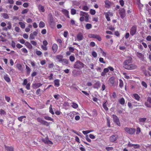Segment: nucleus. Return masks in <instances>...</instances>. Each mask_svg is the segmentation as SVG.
Instances as JSON below:
<instances>
[{"mask_svg":"<svg viewBox=\"0 0 151 151\" xmlns=\"http://www.w3.org/2000/svg\"><path fill=\"white\" fill-rule=\"evenodd\" d=\"M109 81L111 85H113L114 83V78L113 77L110 78L109 79Z\"/></svg>","mask_w":151,"mask_h":151,"instance_id":"nucleus-32","label":"nucleus"},{"mask_svg":"<svg viewBox=\"0 0 151 151\" xmlns=\"http://www.w3.org/2000/svg\"><path fill=\"white\" fill-rule=\"evenodd\" d=\"M22 52L24 53H27L28 52V51L27 49L25 48H23L21 49Z\"/></svg>","mask_w":151,"mask_h":151,"instance_id":"nucleus-61","label":"nucleus"},{"mask_svg":"<svg viewBox=\"0 0 151 151\" xmlns=\"http://www.w3.org/2000/svg\"><path fill=\"white\" fill-rule=\"evenodd\" d=\"M90 12L91 14L93 15L95 14L96 12L95 10L91 9L90 10Z\"/></svg>","mask_w":151,"mask_h":151,"instance_id":"nucleus-54","label":"nucleus"},{"mask_svg":"<svg viewBox=\"0 0 151 151\" xmlns=\"http://www.w3.org/2000/svg\"><path fill=\"white\" fill-rule=\"evenodd\" d=\"M141 132V129L139 127H137L136 129V134H139Z\"/></svg>","mask_w":151,"mask_h":151,"instance_id":"nucleus-51","label":"nucleus"},{"mask_svg":"<svg viewBox=\"0 0 151 151\" xmlns=\"http://www.w3.org/2000/svg\"><path fill=\"white\" fill-rule=\"evenodd\" d=\"M7 24H8V26H7V28H8V29H11L12 28V24H11V22H9Z\"/></svg>","mask_w":151,"mask_h":151,"instance_id":"nucleus-63","label":"nucleus"},{"mask_svg":"<svg viewBox=\"0 0 151 151\" xmlns=\"http://www.w3.org/2000/svg\"><path fill=\"white\" fill-rule=\"evenodd\" d=\"M112 118L113 119L114 122L119 126H121V124L119 120L118 117L115 115H112Z\"/></svg>","mask_w":151,"mask_h":151,"instance_id":"nucleus-6","label":"nucleus"},{"mask_svg":"<svg viewBox=\"0 0 151 151\" xmlns=\"http://www.w3.org/2000/svg\"><path fill=\"white\" fill-rule=\"evenodd\" d=\"M133 97L138 101H139L140 99V97L139 96L137 93L133 94Z\"/></svg>","mask_w":151,"mask_h":151,"instance_id":"nucleus-22","label":"nucleus"},{"mask_svg":"<svg viewBox=\"0 0 151 151\" xmlns=\"http://www.w3.org/2000/svg\"><path fill=\"white\" fill-rule=\"evenodd\" d=\"M24 44L29 49H31L32 48V46L31 44L28 42H26Z\"/></svg>","mask_w":151,"mask_h":151,"instance_id":"nucleus-25","label":"nucleus"},{"mask_svg":"<svg viewBox=\"0 0 151 151\" xmlns=\"http://www.w3.org/2000/svg\"><path fill=\"white\" fill-rule=\"evenodd\" d=\"M49 138L48 137H46L45 138H43L42 139V141L45 144H47L49 140Z\"/></svg>","mask_w":151,"mask_h":151,"instance_id":"nucleus-47","label":"nucleus"},{"mask_svg":"<svg viewBox=\"0 0 151 151\" xmlns=\"http://www.w3.org/2000/svg\"><path fill=\"white\" fill-rule=\"evenodd\" d=\"M92 115L90 114L89 113H88V114L90 116H96L97 115V112L96 110L95 109H94L92 111Z\"/></svg>","mask_w":151,"mask_h":151,"instance_id":"nucleus-30","label":"nucleus"},{"mask_svg":"<svg viewBox=\"0 0 151 151\" xmlns=\"http://www.w3.org/2000/svg\"><path fill=\"white\" fill-rule=\"evenodd\" d=\"M82 9L85 11H88V10L89 8L86 6H84L82 8Z\"/></svg>","mask_w":151,"mask_h":151,"instance_id":"nucleus-60","label":"nucleus"},{"mask_svg":"<svg viewBox=\"0 0 151 151\" xmlns=\"http://www.w3.org/2000/svg\"><path fill=\"white\" fill-rule=\"evenodd\" d=\"M58 49V45L56 44H53L52 45V49L54 53H55L57 52Z\"/></svg>","mask_w":151,"mask_h":151,"instance_id":"nucleus-16","label":"nucleus"},{"mask_svg":"<svg viewBox=\"0 0 151 151\" xmlns=\"http://www.w3.org/2000/svg\"><path fill=\"white\" fill-rule=\"evenodd\" d=\"M39 26L40 28H43L45 26V23L42 21L40 22L39 24Z\"/></svg>","mask_w":151,"mask_h":151,"instance_id":"nucleus-41","label":"nucleus"},{"mask_svg":"<svg viewBox=\"0 0 151 151\" xmlns=\"http://www.w3.org/2000/svg\"><path fill=\"white\" fill-rule=\"evenodd\" d=\"M35 38V37L34 35H33L32 33H31L29 36V39L30 40H32L34 39Z\"/></svg>","mask_w":151,"mask_h":151,"instance_id":"nucleus-57","label":"nucleus"},{"mask_svg":"<svg viewBox=\"0 0 151 151\" xmlns=\"http://www.w3.org/2000/svg\"><path fill=\"white\" fill-rule=\"evenodd\" d=\"M109 71V68H104L103 72L101 73V76H105L106 75V73H108Z\"/></svg>","mask_w":151,"mask_h":151,"instance_id":"nucleus-21","label":"nucleus"},{"mask_svg":"<svg viewBox=\"0 0 151 151\" xmlns=\"http://www.w3.org/2000/svg\"><path fill=\"white\" fill-rule=\"evenodd\" d=\"M69 59L71 62H73L75 60V58L73 56L71 55Z\"/></svg>","mask_w":151,"mask_h":151,"instance_id":"nucleus-58","label":"nucleus"},{"mask_svg":"<svg viewBox=\"0 0 151 151\" xmlns=\"http://www.w3.org/2000/svg\"><path fill=\"white\" fill-rule=\"evenodd\" d=\"M1 16L6 19H8L9 18L8 15L6 13H1Z\"/></svg>","mask_w":151,"mask_h":151,"instance_id":"nucleus-35","label":"nucleus"},{"mask_svg":"<svg viewBox=\"0 0 151 151\" xmlns=\"http://www.w3.org/2000/svg\"><path fill=\"white\" fill-rule=\"evenodd\" d=\"M106 101H105V102H104L103 103V108L104 109L106 110V111H107L108 110V107H107V106H106Z\"/></svg>","mask_w":151,"mask_h":151,"instance_id":"nucleus-40","label":"nucleus"},{"mask_svg":"<svg viewBox=\"0 0 151 151\" xmlns=\"http://www.w3.org/2000/svg\"><path fill=\"white\" fill-rule=\"evenodd\" d=\"M19 24L20 25L22 29H24L25 27V25L24 23L22 22H19Z\"/></svg>","mask_w":151,"mask_h":151,"instance_id":"nucleus-43","label":"nucleus"},{"mask_svg":"<svg viewBox=\"0 0 151 151\" xmlns=\"http://www.w3.org/2000/svg\"><path fill=\"white\" fill-rule=\"evenodd\" d=\"M105 6L106 7H109L110 6L111 4L110 2L108 0H106L104 1Z\"/></svg>","mask_w":151,"mask_h":151,"instance_id":"nucleus-31","label":"nucleus"},{"mask_svg":"<svg viewBox=\"0 0 151 151\" xmlns=\"http://www.w3.org/2000/svg\"><path fill=\"white\" fill-rule=\"evenodd\" d=\"M5 99L8 102H9L11 100L10 98L7 96H5Z\"/></svg>","mask_w":151,"mask_h":151,"instance_id":"nucleus-59","label":"nucleus"},{"mask_svg":"<svg viewBox=\"0 0 151 151\" xmlns=\"http://www.w3.org/2000/svg\"><path fill=\"white\" fill-rule=\"evenodd\" d=\"M132 58L130 57H129L128 59L125 60L123 63V67L124 68L126 69L132 61Z\"/></svg>","mask_w":151,"mask_h":151,"instance_id":"nucleus-2","label":"nucleus"},{"mask_svg":"<svg viewBox=\"0 0 151 151\" xmlns=\"http://www.w3.org/2000/svg\"><path fill=\"white\" fill-rule=\"evenodd\" d=\"M124 130L126 132L130 134H133L135 132V129L133 128L126 127L124 128Z\"/></svg>","mask_w":151,"mask_h":151,"instance_id":"nucleus-3","label":"nucleus"},{"mask_svg":"<svg viewBox=\"0 0 151 151\" xmlns=\"http://www.w3.org/2000/svg\"><path fill=\"white\" fill-rule=\"evenodd\" d=\"M119 102L122 105H124L125 104V100L123 98H122L119 100Z\"/></svg>","mask_w":151,"mask_h":151,"instance_id":"nucleus-36","label":"nucleus"},{"mask_svg":"<svg viewBox=\"0 0 151 151\" xmlns=\"http://www.w3.org/2000/svg\"><path fill=\"white\" fill-rule=\"evenodd\" d=\"M137 66L134 64H130L126 69L132 70L135 69L137 68Z\"/></svg>","mask_w":151,"mask_h":151,"instance_id":"nucleus-13","label":"nucleus"},{"mask_svg":"<svg viewBox=\"0 0 151 151\" xmlns=\"http://www.w3.org/2000/svg\"><path fill=\"white\" fill-rule=\"evenodd\" d=\"M119 86L120 87L122 88V87H123V85H124L123 82V81L121 79H120L119 80Z\"/></svg>","mask_w":151,"mask_h":151,"instance_id":"nucleus-52","label":"nucleus"},{"mask_svg":"<svg viewBox=\"0 0 151 151\" xmlns=\"http://www.w3.org/2000/svg\"><path fill=\"white\" fill-rule=\"evenodd\" d=\"M61 63H62L63 64H68V61L66 59H63Z\"/></svg>","mask_w":151,"mask_h":151,"instance_id":"nucleus-34","label":"nucleus"},{"mask_svg":"<svg viewBox=\"0 0 151 151\" xmlns=\"http://www.w3.org/2000/svg\"><path fill=\"white\" fill-rule=\"evenodd\" d=\"M49 112L52 114L53 115L54 114V113L53 110L52 105H50L49 107Z\"/></svg>","mask_w":151,"mask_h":151,"instance_id":"nucleus-44","label":"nucleus"},{"mask_svg":"<svg viewBox=\"0 0 151 151\" xmlns=\"http://www.w3.org/2000/svg\"><path fill=\"white\" fill-rule=\"evenodd\" d=\"M26 116H21L19 117L18 118V120L20 122H22V119L24 118H25Z\"/></svg>","mask_w":151,"mask_h":151,"instance_id":"nucleus-56","label":"nucleus"},{"mask_svg":"<svg viewBox=\"0 0 151 151\" xmlns=\"http://www.w3.org/2000/svg\"><path fill=\"white\" fill-rule=\"evenodd\" d=\"M123 74L124 76V77L127 79H129L132 78L130 76L128 75L125 73H123Z\"/></svg>","mask_w":151,"mask_h":151,"instance_id":"nucleus-39","label":"nucleus"},{"mask_svg":"<svg viewBox=\"0 0 151 151\" xmlns=\"http://www.w3.org/2000/svg\"><path fill=\"white\" fill-rule=\"evenodd\" d=\"M104 14L107 20L108 21H110V19L109 17L113 16L112 13L110 12H105Z\"/></svg>","mask_w":151,"mask_h":151,"instance_id":"nucleus-10","label":"nucleus"},{"mask_svg":"<svg viewBox=\"0 0 151 151\" xmlns=\"http://www.w3.org/2000/svg\"><path fill=\"white\" fill-rule=\"evenodd\" d=\"M88 36L91 38H96L100 41L101 40V37L98 35L91 34L89 35Z\"/></svg>","mask_w":151,"mask_h":151,"instance_id":"nucleus-12","label":"nucleus"},{"mask_svg":"<svg viewBox=\"0 0 151 151\" xmlns=\"http://www.w3.org/2000/svg\"><path fill=\"white\" fill-rule=\"evenodd\" d=\"M118 137L117 135H114L111 136L109 137V140L111 142H114L116 141Z\"/></svg>","mask_w":151,"mask_h":151,"instance_id":"nucleus-11","label":"nucleus"},{"mask_svg":"<svg viewBox=\"0 0 151 151\" xmlns=\"http://www.w3.org/2000/svg\"><path fill=\"white\" fill-rule=\"evenodd\" d=\"M77 37L78 41H81L83 39V34L81 32L79 33L77 35Z\"/></svg>","mask_w":151,"mask_h":151,"instance_id":"nucleus-24","label":"nucleus"},{"mask_svg":"<svg viewBox=\"0 0 151 151\" xmlns=\"http://www.w3.org/2000/svg\"><path fill=\"white\" fill-rule=\"evenodd\" d=\"M86 29H88L91 28L92 27V26L91 24L88 23L86 24Z\"/></svg>","mask_w":151,"mask_h":151,"instance_id":"nucleus-46","label":"nucleus"},{"mask_svg":"<svg viewBox=\"0 0 151 151\" xmlns=\"http://www.w3.org/2000/svg\"><path fill=\"white\" fill-rule=\"evenodd\" d=\"M100 83L99 81H97L93 85V88H95L98 89L100 86Z\"/></svg>","mask_w":151,"mask_h":151,"instance_id":"nucleus-23","label":"nucleus"},{"mask_svg":"<svg viewBox=\"0 0 151 151\" xmlns=\"http://www.w3.org/2000/svg\"><path fill=\"white\" fill-rule=\"evenodd\" d=\"M6 114V112L4 110L2 109H0V114L1 115H5Z\"/></svg>","mask_w":151,"mask_h":151,"instance_id":"nucleus-49","label":"nucleus"},{"mask_svg":"<svg viewBox=\"0 0 151 151\" xmlns=\"http://www.w3.org/2000/svg\"><path fill=\"white\" fill-rule=\"evenodd\" d=\"M71 106L74 109H76L78 107V105L76 103L73 102L72 103Z\"/></svg>","mask_w":151,"mask_h":151,"instance_id":"nucleus-38","label":"nucleus"},{"mask_svg":"<svg viewBox=\"0 0 151 151\" xmlns=\"http://www.w3.org/2000/svg\"><path fill=\"white\" fill-rule=\"evenodd\" d=\"M38 8L39 11L40 12H44L45 11L44 7L41 4H39L38 6Z\"/></svg>","mask_w":151,"mask_h":151,"instance_id":"nucleus-17","label":"nucleus"},{"mask_svg":"<svg viewBox=\"0 0 151 151\" xmlns=\"http://www.w3.org/2000/svg\"><path fill=\"white\" fill-rule=\"evenodd\" d=\"M16 66L19 70L21 71H22L23 70V69L22 65L21 64L19 63L17 64L16 65Z\"/></svg>","mask_w":151,"mask_h":151,"instance_id":"nucleus-27","label":"nucleus"},{"mask_svg":"<svg viewBox=\"0 0 151 151\" xmlns=\"http://www.w3.org/2000/svg\"><path fill=\"white\" fill-rule=\"evenodd\" d=\"M5 148L8 151H13V148L12 147L5 146Z\"/></svg>","mask_w":151,"mask_h":151,"instance_id":"nucleus-45","label":"nucleus"},{"mask_svg":"<svg viewBox=\"0 0 151 151\" xmlns=\"http://www.w3.org/2000/svg\"><path fill=\"white\" fill-rule=\"evenodd\" d=\"M55 58L56 60L60 62H61L63 59V56L61 55H58L56 56Z\"/></svg>","mask_w":151,"mask_h":151,"instance_id":"nucleus-18","label":"nucleus"},{"mask_svg":"<svg viewBox=\"0 0 151 151\" xmlns=\"http://www.w3.org/2000/svg\"><path fill=\"white\" fill-rule=\"evenodd\" d=\"M44 118L46 120L52 121V122L54 121L53 119L50 117H49L47 116H44Z\"/></svg>","mask_w":151,"mask_h":151,"instance_id":"nucleus-37","label":"nucleus"},{"mask_svg":"<svg viewBox=\"0 0 151 151\" xmlns=\"http://www.w3.org/2000/svg\"><path fill=\"white\" fill-rule=\"evenodd\" d=\"M146 118H139V123L141 125H143L146 122Z\"/></svg>","mask_w":151,"mask_h":151,"instance_id":"nucleus-14","label":"nucleus"},{"mask_svg":"<svg viewBox=\"0 0 151 151\" xmlns=\"http://www.w3.org/2000/svg\"><path fill=\"white\" fill-rule=\"evenodd\" d=\"M37 122L40 124L46 125L47 126L49 125V123L47 122V121H45L42 119L40 117H38L37 119Z\"/></svg>","mask_w":151,"mask_h":151,"instance_id":"nucleus-5","label":"nucleus"},{"mask_svg":"<svg viewBox=\"0 0 151 151\" xmlns=\"http://www.w3.org/2000/svg\"><path fill=\"white\" fill-rule=\"evenodd\" d=\"M142 86L145 87V88H147V83L144 81H142L141 83Z\"/></svg>","mask_w":151,"mask_h":151,"instance_id":"nucleus-62","label":"nucleus"},{"mask_svg":"<svg viewBox=\"0 0 151 151\" xmlns=\"http://www.w3.org/2000/svg\"><path fill=\"white\" fill-rule=\"evenodd\" d=\"M42 85L40 83H36L33 84V87L34 88H38Z\"/></svg>","mask_w":151,"mask_h":151,"instance_id":"nucleus-26","label":"nucleus"},{"mask_svg":"<svg viewBox=\"0 0 151 151\" xmlns=\"http://www.w3.org/2000/svg\"><path fill=\"white\" fill-rule=\"evenodd\" d=\"M26 69L27 72V73L28 74H29L30 72V69L29 68L27 65L26 66Z\"/></svg>","mask_w":151,"mask_h":151,"instance_id":"nucleus-53","label":"nucleus"},{"mask_svg":"<svg viewBox=\"0 0 151 151\" xmlns=\"http://www.w3.org/2000/svg\"><path fill=\"white\" fill-rule=\"evenodd\" d=\"M93 132L92 130H87V131H82V133L86 135V134L90 132Z\"/></svg>","mask_w":151,"mask_h":151,"instance_id":"nucleus-48","label":"nucleus"},{"mask_svg":"<svg viewBox=\"0 0 151 151\" xmlns=\"http://www.w3.org/2000/svg\"><path fill=\"white\" fill-rule=\"evenodd\" d=\"M80 15L81 16H84L85 18V21L88 22V21L89 15L87 13L81 11L80 12Z\"/></svg>","mask_w":151,"mask_h":151,"instance_id":"nucleus-4","label":"nucleus"},{"mask_svg":"<svg viewBox=\"0 0 151 151\" xmlns=\"http://www.w3.org/2000/svg\"><path fill=\"white\" fill-rule=\"evenodd\" d=\"M136 55L137 57L140 59H142L144 57L143 55L142 54V53L139 52H137L136 54Z\"/></svg>","mask_w":151,"mask_h":151,"instance_id":"nucleus-33","label":"nucleus"},{"mask_svg":"<svg viewBox=\"0 0 151 151\" xmlns=\"http://www.w3.org/2000/svg\"><path fill=\"white\" fill-rule=\"evenodd\" d=\"M100 50H101V53L102 56L103 57H106V55L107 53H106L101 48H100Z\"/></svg>","mask_w":151,"mask_h":151,"instance_id":"nucleus-42","label":"nucleus"},{"mask_svg":"<svg viewBox=\"0 0 151 151\" xmlns=\"http://www.w3.org/2000/svg\"><path fill=\"white\" fill-rule=\"evenodd\" d=\"M60 80L59 79H57L54 80V85L56 87H58L60 86Z\"/></svg>","mask_w":151,"mask_h":151,"instance_id":"nucleus-20","label":"nucleus"},{"mask_svg":"<svg viewBox=\"0 0 151 151\" xmlns=\"http://www.w3.org/2000/svg\"><path fill=\"white\" fill-rule=\"evenodd\" d=\"M119 13L122 18H124L125 16V11L123 8H121L119 10Z\"/></svg>","mask_w":151,"mask_h":151,"instance_id":"nucleus-7","label":"nucleus"},{"mask_svg":"<svg viewBox=\"0 0 151 151\" xmlns=\"http://www.w3.org/2000/svg\"><path fill=\"white\" fill-rule=\"evenodd\" d=\"M62 12L67 17L70 18L68 11L65 9H62Z\"/></svg>","mask_w":151,"mask_h":151,"instance_id":"nucleus-19","label":"nucleus"},{"mask_svg":"<svg viewBox=\"0 0 151 151\" xmlns=\"http://www.w3.org/2000/svg\"><path fill=\"white\" fill-rule=\"evenodd\" d=\"M146 106L148 108H151V98L148 97L147 98V101L145 103Z\"/></svg>","mask_w":151,"mask_h":151,"instance_id":"nucleus-8","label":"nucleus"},{"mask_svg":"<svg viewBox=\"0 0 151 151\" xmlns=\"http://www.w3.org/2000/svg\"><path fill=\"white\" fill-rule=\"evenodd\" d=\"M137 4L138 5L139 9H142L143 6V5L140 3V0H137Z\"/></svg>","mask_w":151,"mask_h":151,"instance_id":"nucleus-29","label":"nucleus"},{"mask_svg":"<svg viewBox=\"0 0 151 151\" xmlns=\"http://www.w3.org/2000/svg\"><path fill=\"white\" fill-rule=\"evenodd\" d=\"M136 30L137 29L136 27L134 26H132L130 31V35L132 36L134 35L136 33Z\"/></svg>","mask_w":151,"mask_h":151,"instance_id":"nucleus-9","label":"nucleus"},{"mask_svg":"<svg viewBox=\"0 0 151 151\" xmlns=\"http://www.w3.org/2000/svg\"><path fill=\"white\" fill-rule=\"evenodd\" d=\"M84 64L79 60H77L75 63L73 67L75 68L81 69L84 67Z\"/></svg>","mask_w":151,"mask_h":151,"instance_id":"nucleus-1","label":"nucleus"},{"mask_svg":"<svg viewBox=\"0 0 151 151\" xmlns=\"http://www.w3.org/2000/svg\"><path fill=\"white\" fill-rule=\"evenodd\" d=\"M3 78L5 81L7 82H10L11 81V79L9 76L6 73H5L3 75Z\"/></svg>","mask_w":151,"mask_h":151,"instance_id":"nucleus-15","label":"nucleus"},{"mask_svg":"<svg viewBox=\"0 0 151 151\" xmlns=\"http://www.w3.org/2000/svg\"><path fill=\"white\" fill-rule=\"evenodd\" d=\"M74 112H70L67 115L70 117L71 119H73L74 118L75 114L74 113Z\"/></svg>","mask_w":151,"mask_h":151,"instance_id":"nucleus-28","label":"nucleus"},{"mask_svg":"<svg viewBox=\"0 0 151 151\" xmlns=\"http://www.w3.org/2000/svg\"><path fill=\"white\" fill-rule=\"evenodd\" d=\"M71 13L72 15H74L76 14V10L74 9H72L71 10Z\"/></svg>","mask_w":151,"mask_h":151,"instance_id":"nucleus-50","label":"nucleus"},{"mask_svg":"<svg viewBox=\"0 0 151 151\" xmlns=\"http://www.w3.org/2000/svg\"><path fill=\"white\" fill-rule=\"evenodd\" d=\"M30 83H28L27 84H26V85H25L26 86V88L27 90H29L30 89Z\"/></svg>","mask_w":151,"mask_h":151,"instance_id":"nucleus-64","label":"nucleus"},{"mask_svg":"<svg viewBox=\"0 0 151 151\" xmlns=\"http://www.w3.org/2000/svg\"><path fill=\"white\" fill-rule=\"evenodd\" d=\"M107 119V124L108 126L110 127V120L109 119V118L107 117L106 118Z\"/></svg>","mask_w":151,"mask_h":151,"instance_id":"nucleus-55","label":"nucleus"}]
</instances>
